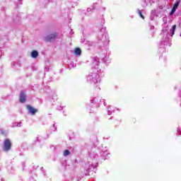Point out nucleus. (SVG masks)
Segmentation results:
<instances>
[{
  "label": "nucleus",
  "mask_w": 181,
  "mask_h": 181,
  "mask_svg": "<svg viewBox=\"0 0 181 181\" xmlns=\"http://www.w3.org/2000/svg\"><path fill=\"white\" fill-rule=\"evenodd\" d=\"M74 53H75V54L80 56V55H81V49L80 48L77 47L75 49Z\"/></svg>",
  "instance_id": "7"
},
{
  "label": "nucleus",
  "mask_w": 181,
  "mask_h": 181,
  "mask_svg": "<svg viewBox=\"0 0 181 181\" xmlns=\"http://www.w3.org/2000/svg\"><path fill=\"white\" fill-rule=\"evenodd\" d=\"M11 148H12V142L11 141V140L9 139H5L4 142V147H3L4 151H5V152H8L11 151Z\"/></svg>",
  "instance_id": "1"
},
{
  "label": "nucleus",
  "mask_w": 181,
  "mask_h": 181,
  "mask_svg": "<svg viewBox=\"0 0 181 181\" xmlns=\"http://www.w3.org/2000/svg\"><path fill=\"white\" fill-rule=\"evenodd\" d=\"M39 56V52H37V51L36 50H33L31 52V57H33V59H36V57H37Z\"/></svg>",
  "instance_id": "5"
},
{
  "label": "nucleus",
  "mask_w": 181,
  "mask_h": 181,
  "mask_svg": "<svg viewBox=\"0 0 181 181\" xmlns=\"http://www.w3.org/2000/svg\"><path fill=\"white\" fill-rule=\"evenodd\" d=\"M27 110L29 112H30L31 115H35L36 112H37V110L35 109L33 107L30 106V105H28L26 106Z\"/></svg>",
  "instance_id": "3"
},
{
  "label": "nucleus",
  "mask_w": 181,
  "mask_h": 181,
  "mask_svg": "<svg viewBox=\"0 0 181 181\" xmlns=\"http://www.w3.org/2000/svg\"><path fill=\"white\" fill-rule=\"evenodd\" d=\"M175 30H176V25H173V31L171 36H173V35H175Z\"/></svg>",
  "instance_id": "10"
},
{
  "label": "nucleus",
  "mask_w": 181,
  "mask_h": 181,
  "mask_svg": "<svg viewBox=\"0 0 181 181\" xmlns=\"http://www.w3.org/2000/svg\"><path fill=\"white\" fill-rule=\"evenodd\" d=\"M58 35L59 34L57 33H53L49 34L48 35H47L45 37V42L52 43V42H53V40H56V37H57Z\"/></svg>",
  "instance_id": "2"
},
{
  "label": "nucleus",
  "mask_w": 181,
  "mask_h": 181,
  "mask_svg": "<svg viewBox=\"0 0 181 181\" xmlns=\"http://www.w3.org/2000/svg\"><path fill=\"white\" fill-rule=\"evenodd\" d=\"M69 155H70V151L69 150H65L64 151V156H69Z\"/></svg>",
  "instance_id": "9"
},
{
  "label": "nucleus",
  "mask_w": 181,
  "mask_h": 181,
  "mask_svg": "<svg viewBox=\"0 0 181 181\" xmlns=\"http://www.w3.org/2000/svg\"><path fill=\"white\" fill-rule=\"evenodd\" d=\"M25 102H26V94L23 91H21L20 93V103H21V104H23V103H25Z\"/></svg>",
  "instance_id": "4"
},
{
  "label": "nucleus",
  "mask_w": 181,
  "mask_h": 181,
  "mask_svg": "<svg viewBox=\"0 0 181 181\" xmlns=\"http://www.w3.org/2000/svg\"><path fill=\"white\" fill-rule=\"evenodd\" d=\"M177 6H179V3H176L173 8L171 10L170 15H173L175 12H176V9H177Z\"/></svg>",
  "instance_id": "6"
},
{
  "label": "nucleus",
  "mask_w": 181,
  "mask_h": 181,
  "mask_svg": "<svg viewBox=\"0 0 181 181\" xmlns=\"http://www.w3.org/2000/svg\"><path fill=\"white\" fill-rule=\"evenodd\" d=\"M138 14L139 15L140 18H141V19H145V17L142 14V11L141 10H138Z\"/></svg>",
  "instance_id": "8"
}]
</instances>
